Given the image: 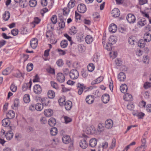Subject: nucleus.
I'll return each mask as SVG.
<instances>
[{
  "instance_id": "4c0bfd02",
  "label": "nucleus",
  "mask_w": 151,
  "mask_h": 151,
  "mask_svg": "<svg viewBox=\"0 0 151 151\" xmlns=\"http://www.w3.org/2000/svg\"><path fill=\"white\" fill-rule=\"evenodd\" d=\"M145 41L143 40H141L139 41L138 42V46L141 48H143L145 46Z\"/></svg>"
},
{
  "instance_id": "e2e57ef3",
  "label": "nucleus",
  "mask_w": 151,
  "mask_h": 151,
  "mask_svg": "<svg viewBox=\"0 0 151 151\" xmlns=\"http://www.w3.org/2000/svg\"><path fill=\"white\" fill-rule=\"evenodd\" d=\"M50 83L51 86L53 88L56 89H58V84L56 83L55 82L53 81H51Z\"/></svg>"
},
{
  "instance_id": "20e7f679",
  "label": "nucleus",
  "mask_w": 151,
  "mask_h": 151,
  "mask_svg": "<svg viewBox=\"0 0 151 151\" xmlns=\"http://www.w3.org/2000/svg\"><path fill=\"white\" fill-rule=\"evenodd\" d=\"M86 6L83 4H79L77 7V10L80 13H84L86 11Z\"/></svg>"
},
{
  "instance_id": "aec40b11",
  "label": "nucleus",
  "mask_w": 151,
  "mask_h": 151,
  "mask_svg": "<svg viewBox=\"0 0 151 151\" xmlns=\"http://www.w3.org/2000/svg\"><path fill=\"white\" fill-rule=\"evenodd\" d=\"M65 107L67 110H69L72 106V104L71 101H68L65 102Z\"/></svg>"
},
{
  "instance_id": "473e14b6",
  "label": "nucleus",
  "mask_w": 151,
  "mask_h": 151,
  "mask_svg": "<svg viewBox=\"0 0 151 151\" xmlns=\"http://www.w3.org/2000/svg\"><path fill=\"white\" fill-rule=\"evenodd\" d=\"M19 2L20 6L22 8L26 7L27 6L28 3L26 0H21Z\"/></svg>"
},
{
  "instance_id": "052dcab7",
  "label": "nucleus",
  "mask_w": 151,
  "mask_h": 151,
  "mask_svg": "<svg viewBox=\"0 0 151 151\" xmlns=\"http://www.w3.org/2000/svg\"><path fill=\"white\" fill-rule=\"evenodd\" d=\"M63 118H64L65 122L66 124L72 121L71 118L67 116H64Z\"/></svg>"
},
{
  "instance_id": "4be33fe9",
  "label": "nucleus",
  "mask_w": 151,
  "mask_h": 151,
  "mask_svg": "<svg viewBox=\"0 0 151 151\" xmlns=\"http://www.w3.org/2000/svg\"><path fill=\"white\" fill-rule=\"evenodd\" d=\"M70 137L68 135H65L62 138L63 142L65 144H68L70 142Z\"/></svg>"
},
{
  "instance_id": "1a4fd4ad",
  "label": "nucleus",
  "mask_w": 151,
  "mask_h": 151,
  "mask_svg": "<svg viewBox=\"0 0 151 151\" xmlns=\"http://www.w3.org/2000/svg\"><path fill=\"white\" fill-rule=\"evenodd\" d=\"M38 40L36 38H33L30 41V45L33 49H35L37 47Z\"/></svg>"
},
{
  "instance_id": "7ed1b4c3",
  "label": "nucleus",
  "mask_w": 151,
  "mask_h": 151,
  "mask_svg": "<svg viewBox=\"0 0 151 151\" xmlns=\"http://www.w3.org/2000/svg\"><path fill=\"white\" fill-rule=\"evenodd\" d=\"M77 87L78 90V93L79 95L82 94L83 90L86 88V86H84L83 84L79 83L77 84Z\"/></svg>"
},
{
  "instance_id": "c9c22d12",
  "label": "nucleus",
  "mask_w": 151,
  "mask_h": 151,
  "mask_svg": "<svg viewBox=\"0 0 151 151\" xmlns=\"http://www.w3.org/2000/svg\"><path fill=\"white\" fill-rule=\"evenodd\" d=\"M23 101L24 103H27L30 101L29 95L28 94H25L23 97Z\"/></svg>"
},
{
  "instance_id": "393cba45",
  "label": "nucleus",
  "mask_w": 151,
  "mask_h": 151,
  "mask_svg": "<svg viewBox=\"0 0 151 151\" xmlns=\"http://www.w3.org/2000/svg\"><path fill=\"white\" fill-rule=\"evenodd\" d=\"M83 36V34L81 32L77 34L76 35V37L77 41L79 42L83 41L84 39Z\"/></svg>"
},
{
  "instance_id": "f3484780",
  "label": "nucleus",
  "mask_w": 151,
  "mask_h": 151,
  "mask_svg": "<svg viewBox=\"0 0 151 151\" xmlns=\"http://www.w3.org/2000/svg\"><path fill=\"white\" fill-rule=\"evenodd\" d=\"M117 26L114 24H111L109 27V31L112 33L115 32L117 30Z\"/></svg>"
},
{
  "instance_id": "69168bd1",
  "label": "nucleus",
  "mask_w": 151,
  "mask_h": 151,
  "mask_svg": "<svg viewBox=\"0 0 151 151\" xmlns=\"http://www.w3.org/2000/svg\"><path fill=\"white\" fill-rule=\"evenodd\" d=\"M18 30L17 29H14L12 30L11 33L14 36H16L18 34Z\"/></svg>"
},
{
  "instance_id": "c756f323",
  "label": "nucleus",
  "mask_w": 151,
  "mask_h": 151,
  "mask_svg": "<svg viewBox=\"0 0 151 151\" xmlns=\"http://www.w3.org/2000/svg\"><path fill=\"white\" fill-rule=\"evenodd\" d=\"M43 104L40 103H37L35 105V110L39 111H41L43 109Z\"/></svg>"
},
{
  "instance_id": "13d9d810",
  "label": "nucleus",
  "mask_w": 151,
  "mask_h": 151,
  "mask_svg": "<svg viewBox=\"0 0 151 151\" xmlns=\"http://www.w3.org/2000/svg\"><path fill=\"white\" fill-rule=\"evenodd\" d=\"M134 116H136L138 119H142L145 116V114L142 112L139 113L137 114H134Z\"/></svg>"
},
{
  "instance_id": "9b49d317",
  "label": "nucleus",
  "mask_w": 151,
  "mask_h": 151,
  "mask_svg": "<svg viewBox=\"0 0 151 151\" xmlns=\"http://www.w3.org/2000/svg\"><path fill=\"white\" fill-rule=\"evenodd\" d=\"M94 98L93 96L89 95L86 97V101L88 104H91L94 101Z\"/></svg>"
},
{
  "instance_id": "79ce46f5",
  "label": "nucleus",
  "mask_w": 151,
  "mask_h": 151,
  "mask_svg": "<svg viewBox=\"0 0 151 151\" xmlns=\"http://www.w3.org/2000/svg\"><path fill=\"white\" fill-rule=\"evenodd\" d=\"M104 124L101 123H99L97 129V130L99 132H101L104 130Z\"/></svg>"
},
{
  "instance_id": "680f3d73",
  "label": "nucleus",
  "mask_w": 151,
  "mask_h": 151,
  "mask_svg": "<svg viewBox=\"0 0 151 151\" xmlns=\"http://www.w3.org/2000/svg\"><path fill=\"white\" fill-rule=\"evenodd\" d=\"M10 89L13 92H15L17 89V87L14 84H12L10 86Z\"/></svg>"
},
{
  "instance_id": "3c124183",
  "label": "nucleus",
  "mask_w": 151,
  "mask_h": 151,
  "mask_svg": "<svg viewBox=\"0 0 151 151\" xmlns=\"http://www.w3.org/2000/svg\"><path fill=\"white\" fill-rule=\"evenodd\" d=\"M75 5V0H71L68 5V7L69 9L73 8Z\"/></svg>"
},
{
  "instance_id": "2f4dec72",
  "label": "nucleus",
  "mask_w": 151,
  "mask_h": 151,
  "mask_svg": "<svg viewBox=\"0 0 151 151\" xmlns=\"http://www.w3.org/2000/svg\"><path fill=\"white\" fill-rule=\"evenodd\" d=\"M47 95L49 98L52 99L55 96V92L52 90H50L48 92Z\"/></svg>"
},
{
  "instance_id": "c03bdc74",
  "label": "nucleus",
  "mask_w": 151,
  "mask_h": 151,
  "mask_svg": "<svg viewBox=\"0 0 151 151\" xmlns=\"http://www.w3.org/2000/svg\"><path fill=\"white\" fill-rule=\"evenodd\" d=\"M135 37L133 36H131L129 38L128 42L131 45L134 44V42H135Z\"/></svg>"
},
{
  "instance_id": "5701e85b",
  "label": "nucleus",
  "mask_w": 151,
  "mask_h": 151,
  "mask_svg": "<svg viewBox=\"0 0 151 151\" xmlns=\"http://www.w3.org/2000/svg\"><path fill=\"white\" fill-rule=\"evenodd\" d=\"M41 101L43 106H47L49 104L50 100L48 98L44 97L41 99Z\"/></svg>"
},
{
  "instance_id": "ddd939ff",
  "label": "nucleus",
  "mask_w": 151,
  "mask_h": 151,
  "mask_svg": "<svg viewBox=\"0 0 151 151\" xmlns=\"http://www.w3.org/2000/svg\"><path fill=\"white\" fill-rule=\"evenodd\" d=\"M113 122L111 119H108L105 122V125L106 128L108 129H111L113 127Z\"/></svg>"
},
{
  "instance_id": "a19ab883",
  "label": "nucleus",
  "mask_w": 151,
  "mask_h": 151,
  "mask_svg": "<svg viewBox=\"0 0 151 151\" xmlns=\"http://www.w3.org/2000/svg\"><path fill=\"white\" fill-rule=\"evenodd\" d=\"M116 38L114 36H111L109 38V42L111 45H113V44L116 43Z\"/></svg>"
},
{
  "instance_id": "0e129e2a",
  "label": "nucleus",
  "mask_w": 151,
  "mask_h": 151,
  "mask_svg": "<svg viewBox=\"0 0 151 151\" xmlns=\"http://www.w3.org/2000/svg\"><path fill=\"white\" fill-rule=\"evenodd\" d=\"M41 21V19L37 17H35L34 18L33 22L35 25L37 24L40 23Z\"/></svg>"
},
{
  "instance_id": "338daca9",
  "label": "nucleus",
  "mask_w": 151,
  "mask_h": 151,
  "mask_svg": "<svg viewBox=\"0 0 151 151\" xmlns=\"http://www.w3.org/2000/svg\"><path fill=\"white\" fill-rule=\"evenodd\" d=\"M64 36L70 42V45H71L73 43L71 40V37L67 34H64Z\"/></svg>"
},
{
  "instance_id": "a18cd8bd",
  "label": "nucleus",
  "mask_w": 151,
  "mask_h": 151,
  "mask_svg": "<svg viewBox=\"0 0 151 151\" xmlns=\"http://www.w3.org/2000/svg\"><path fill=\"white\" fill-rule=\"evenodd\" d=\"M57 129L55 127L52 128L50 130L51 134L52 136L55 135L57 134Z\"/></svg>"
},
{
  "instance_id": "412c9836",
  "label": "nucleus",
  "mask_w": 151,
  "mask_h": 151,
  "mask_svg": "<svg viewBox=\"0 0 151 151\" xmlns=\"http://www.w3.org/2000/svg\"><path fill=\"white\" fill-rule=\"evenodd\" d=\"M53 112L52 110L50 109H45L44 111V114L45 115L49 117L52 116L53 114Z\"/></svg>"
},
{
  "instance_id": "2eb2a0df",
  "label": "nucleus",
  "mask_w": 151,
  "mask_h": 151,
  "mask_svg": "<svg viewBox=\"0 0 151 151\" xmlns=\"http://www.w3.org/2000/svg\"><path fill=\"white\" fill-rule=\"evenodd\" d=\"M79 145L83 149H86L88 146L87 142L84 139L81 140L79 143Z\"/></svg>"
},
{
  "instance_id": "0eeeda50",
  "label": "nucleus",
  "mask_w": 151,
  "mask_h": 151,
  "mask_svg": "<svg viewBox=\"0 0 151 151\" xmlns=\"http://www.w3.org/2000/svg\"><path fill=\"white\" fill-rule=\"evenodd\" d=\"M56 78L58 81L60 83H62L65 81V77L64 75L61 73L57 74Z\"/></svg>"
},
{
  "instance_id": "423d86ee",
  "label": "nucleus",
  "mask_w": 151,
  "mask_h": 151,
  "mask_svg": "<svg viewBox=\"0 0 151 151\" xmlns=\"http://www.w3.org/2000/svg\"><path fill=\"white\" fill-rule=\"evenodd\" d=\"M32 85V82L31 80H30L29 82L28 83H24L22 87V89L23 91H25L28 89H30Z\"/></svg>"
},
{
  "instance_id": "f257e3e1",
  "label": "nucleus",
  "mask_w": 151,
  "mask_h": 151,
  "mask_svg": "<svg viewBox=\"0 0 151 151\" xmlns=\"http://www.w3.org/2000/svg\"><path fill=\"white\" fill-rule=\"evenodd\" d=\"M9 129H8V132L5 135L6 139L8 140H11L13 137V132L15 129V128L14 126L8 127Z\"/></svg>"
},
{
  "instance_id": "603ef678",
  "label": "nucleus",
  "mask_w": 151,
  "mask_h": 151,
  "mask_svg": "<svg viewBox=\"0 0 151 151\" xmlns=\"http://www.w3.org/2000/svg\"><path fill=\"white\" fill-rule=\"evenodd\" d=\"M60 22L59 23V26L61 28H63L65 26V22L62 18H60Z\"/></svg>"
},
{
  "instance_id": "09e8293b",
  "label": "nucleus",
  "mask_w": 151,
  "mask_h": 151,
  "mask_svg": "<svg viewBox=\"0 0 151 151\" xmlns=\"http://www.w3.org/2000/svg\"><path fill=\"white\" fill-rule=\"evenodd\" d=\"M33 65L32 63H29L28 64L27 66V70L28 72L31 71L33 69Z\"/></svg>"
},
{
  "instance_id": "49530a36",
  "label": "nucleus",
  "mask_w": 151,
  "mask_h": 151,
  "mask_svg": "<svg viewBox=\"0 0 151 151\" xmlns=\"http://www.w3.org/2000/svg\"><path fill=\"white\" fill-rule=\"evenodd\" d=\"M13 76L17 78H20L22 76V74L19 70H17L13 73Z\"/></svg>"
},
{
  "instance_id": "e433bc0d",
  "label": "nucleus",
  "mask_w": 151,
  "mask_h": 151,
  "mask_svg": "<svg viewBox=\"0 0 151 151\" xmlns=\"http://www.w3.org/2000/svg\"><path fill=\"white\" fill-rule=\"evenodd\" d=\"M19 104V99H16L14 101V106H12V108L14 109H16Z\"/></svg>"
},
{
  "instance_id": "bb28decb",
  "label": "nucleus",
  "mask_w": 151,
  "mask_h": 151,
  "mask_svg": "<svg viewBox=\"0 0 151 151\" xmlns=\"http://www.w3.org/2000/svg\"><path fill=\"white\" fill-rule=\"evenodd\" d=\"M86 42L88 44H90L93 41V39L92 37L90 35H87L85 38Z\"/></svg>"
},
{
  "instance_id": "de8ad7c7",
  "label": "nucleus",
  "mask_w": 151,
  "mask_h": 151,
  "mask_svg": "<svg viewBox=\"0 0 151 151\" xmlns=\"http://www.w3.org/2000/svg\"><path fill=\"white\" fill-rule=\"evenodd\" d=\"M70 11V9L68 7H65L63 9V14L64 15L67 16L68 14Z\"/></svg>"
},
{
  "instance_id": "774afa93",
  "label": "nucleus",
  "mask_w": 151,
  "mask_h": 151,
  "mask_svg": "<svg viewBox=\"0 0 151 151\" xmlns=\"http://www.w3.org/2000/svg\"><path fill=\"white\" fill-rule=\"evenodd\" d=\"M116 140L114 138H113L112 141L111 145L110 147V148L112 149L115 147L116 145Z\"/></svg>"
},
{
  "instance_id": "6e6d98bb",
  "label": "nucleus",
  "mask_w": 151,
  "mask_h": 151,
  "mask_svg": "<svg viewBox=\"0 0 151 151\" xmlns=\"http://www.w3.org/2000/svg\"><path fill=\"white\" fill-rule=\"evenodd\" d=\"M51 20L53 24H55L57 22V16L55 15H52L51 18Z\"/></svg>"
},
{
  "instance_id": "dca6fc26",
  "label": "nucleus",
  "mask_w": 151,
  "mask_h": 151,
  "mask_svg": "<svg viewBox=\"0 0 151 151\" xmlns=\"http://www.w3.org/2000/svg\"><path fill=\"white\" fill-rule=\"evenodd\" d=\"M109 96L107 94H105L102 96V101L104 103H107L109 101Z\"/></svg>"
},
{
  "instance_id": "f03ea898",
  "label": "nucleus",
  "mask_w": 151,
  "mask_h": 151,
  "mask_svg": "<svg viewBox=\"0 0 151 151\" xmlns=\"http://www.w3.org/2000/svg\"><path fill=\"white\" fill-rule=\"evenodd\" d=\"M79 73L78 71L76 69H72L69 73L70 78L72 80L77 79L78 77Z\"/></svg>"
},
{
  "instance_id": "7c9ffc66",
  "label": "nucleus",
  "mask_w": 151,
  "mask_h": 151,
  "mask_svg": "<svg viewBox=\"0 0 151 151\" xmlns=\"http://www.w3.org/2000/svg\"><path fill=\"white\" fill-rule=\"evenodd\" d=\"M10 17V14L9 11H5L3 16V19L5 21H7Z\"/></svg>"
},
{
  "instance_id": "f8f14e48",
  "label": "nucleus",
  "mask_w": 151,
  "mask_h": 151,
  "mask_svg": "<svg viewBox=\"0 0 151 151\" xmlns=\"http://www.w3.org/2000/svg\"><path fill=\"white\" fill-rule=\"evenodd\" d=\"M112 16L114 17H118L120 14V12L119 10L116 8L113 9L111 12Z\"/></svg>"
},
{
  "instance_id": "5fc2aeb1",
  "label": "nucleus",
  "mask_w": 151,
  "mask_h": 151,
  "mask_svg": "<svg viewBox=\"0 0 151 151\" xmlns=\"http://www.w3.org/2000/svg\"><path fill=\"white\" fill-rule=\"evenodd\" d=\"M94 127L93 126H91L90 127H88L86 128V132L88 134H90L92 133L93 127Z\"/></svg>"
},
{
  "instance_id": "6e6552de",
  "label": "nucleus",
  "mask_w": 151,
  "mask_h": 151,
  "mask_svg": "<svg viewBox=\"0 0 151 151\" xmlns=\"http://www.w3.org/2000/svg\"><path fill=\"white\" fill-rule=\"evenodd\" d=\"M9 119L8 118L4 119L2 121V125L6 127L7 129H9L8 127L12 126H10V121Z\"/></svg>"
},
{
  "instance_id": "72a5a7b5",
  "label": "nucleus",
  "mask_w": 151,
  "mask_h": 151,
  "mask_svg": "<svg viewBox=\"0 0 151 151\" xmlns=\"http://www.w3.org/2000/svg\"><path fill=\"white\" fill-rule=\"evenodd\" d=\"M12 70L10 68L8 67L3 71L2 73L3 75H7L9 74L12 72Z\"/></svg>"
},
{
  "instance_id": "864d4df0",
  "label": "nucleus",
  "mask_w": 151,
  "mask_h": 151,
  "mask_svg": "<svg viewBox=\"0 0 151 151\" xmlns=\"http://www.w3.org/2000/svg\"><path fill=\"white\" fill-rule=\"evenodd\" d=\"M56 64L58 67H60L63 66L64 63L62 59H60L57 61Z\"/></svg>"
},
{
  "instance_id": "4d7b16f0",
  "label": "nucleus",
  "mask_w": 151,
  "mask_h": 151,
  "mask_svg": "<svg viewBox=\"0 0 151 151\" xmlns=\"http://www.w3.org/2000/svg\"><path fill=\"white\" fill-rule=\"evenodd\" d=\"M109 42H108L106 44V49L108 51L112 50L113 48Z\"/></svg>"
},
{
  "instance_id": "bf43d9fd",
  "label": "nucleus",
  "mask_w": 151,
  "mask_h": 151,
  "mask_svg": "<svg viewBox=\"0 0 151 151\" xmlns=\"http://www.w3.org/2000/svg\"><path fill=\"white\" fill-rule=\"evenodd\" d=\"M84 46L82 44H79L78 45V49L81 52H83L84 51Z\"/></svg>"
},
{
  "instance_id": "6ab92c4d",
  "label": "nucleus",
  "mask_w": 151,
  "mask_h": 151,
  "mask_svg": "<svg viewBox=\"0 0 151 151\" xmlns=\"http://www.w3.org/2000/svg\"><path fill=\"white\" fill-rule=\"evenodd\" d=\"M118 79L120 81H124L126 79V76L123 72H120L118 75Z\"/></svg>"
},
{
  "instance_id": "39448f33",
  "label": "nucleus",
  "mask_w": 151,
  "mask_h": 151,
  "mask_svg": "<svg viewBox=\"0 0 151 151\" xmlns=\"http://www.w3.org/2000/svg\"><path fill=\"white\" fill-rule=\"evenodd\" d=\"M127 19L129 23H133L135 22L136 18L134 15L131 14H129L127 16Z\"/></svg>"
},
{
  "instance_id": "cd10ccee",
  "label": "nucleus",
  "mask_w": 151,
  "mask_h": 151,
  "mask_svg": "<svg viewBox=\"0 0 151 151\" xmlns=\"http://www.w3.org/2000/svg\"><path fill=\"white\" fill-rule=\"evenodd\" d=\"M48 124L51 127L54 126L56 124V121L55 119L51 117L48 121Z\"/></svg>"
},
{
  "instance_id": "8fccbe9b",
  "label": "nucleus",
  "mask_w": 151,
  "mask_h": 151,
  "mask_svg": "<svg viewBox=\"0 0 151 151\" xmlns=\"http://www.w3.org/2000/svg\"><path fill=\"white\" fill-rule=\"evenodd\" d=\"M37 2L36 0H30L29 1V4L30 6L34 7L37 5Z\"/></svg>"
},
{
  "instance_id": "f704fd0d",
  "label": "nucleus",
  "mask_w": 151,
  "mask_h": 151,
  "mask_svg": "<svg viewBox=\"0 0 151 151\" xmlns=\"http://www.w3.org/2000/svg\"><path fill=\"white\" fill-rule=\"evenodd\" d=\"M76 28L75 26L71 27L69 31V33L71 35H74L77 32Z\"/></svg>"
},
{
  "instance_id": "a211bd4d",
  "label": "nucleus",
  "mask_w": 151,
  "mask_h": 151,
  "mask_svg": "<svg viewBox=\"0 0 151 151\" xmlns=\"http://www.w3.org/2000/svg\"><path fill=\"white\" fill-rule=\"evenodd\" d=\"M15 116L14 112L12 110H9L6 114L7 118L9 119L13 118Z\"/></svg>"
},
{
  "instance_id": "4468645a",
  "label": "nucleus",
  "mask_w": 151,
  "mask_h": 151,
  "mask_svg": "<svg viewBox=\"0 0 151 151\" xmlns=\"http://www.w3.org/2000/svg\"><path fill=\"white\" fill-rule=\"evenodd\" d=\"M146 24V21L145 18H139L138 19L137 25L139 27L144 26Z\"/></svg>"
},
{
  "instance_id": "37998d69",
  "label": "nucleus",
  "mask_w": 151,
  "mask_h": 151,
  "mask_svg": "<svg viewBox=\"0 0 151 151\" xmlns=\"http://www.w3.org/2000/svg\"><path fill=\"white\" fill-rule=\"evenodd\" d=\"M87 68L89 71L92 72L94 70L95 66L92 63H90L88 65Z\"/></svg>"
},
{
  "instance_id": "58836bf2",
  "label": "nucleus",
  "mask_w": 151,
  "mask_h": 151,
  "mask_svg": "<svg viewBox=\"0 0 151 151\" xmlns=\"http://www.w3.org/2000/svg\"><path fill=\"white\" fill-rule=\"evenodd\" d=\"M68 44V41L66 40H62L60 43L61 47L63 48L66 47L67 46Z\"/></svg>"
},
{
  "instance_id": "a878e982",
  "label": "nucleus",
  "mask_w": 151,
  "mask_h": 151,
  "mask_svg": "<svg viewBox=\"0 0 151 151\" xmlns=\"http://www.w3.org/2000/svg\"><path fill=\"white\" fill-rule=\"evenodd\" d=\"M144 41L147 42H148L151 40V35L148 33H146L144 36Z\"/></svg>"
},
{
  "instance_id": "9d476101",
  "label": "nucleus",
  "mask_w": 151,
  "mask_h": 151,
  "mask_svg": "<svg viewBox=\"0 0 151 151\" xmlns=\"http://www.w3.org/2000/svg\"><path fill=\"white\" fill-rule=\"evenodd\" d=\"M33 91L36 94H39L41 93L42 88L40 85L36 84L34 86Z\"/></svg>"
},
{
  "instance_id": "b1692460",
  "label": "nucleus",
  "mask_w": 151,
  "mask_h": 151,
  "mask_svg": "<svg viewBox=\"0 0 151 151\" xmlns=\"http://www.w3.org/2000/svg\"><path fill=\"white\" fill-rule=\"evenodd\" d=\"M97 143V140L95 138L91 139L89 141V145L92 147H95Z\"/></svg>"
},
{
  "instance_id": "ea45409f",
  "label": "nucleus",
  "mask_w": 151,
  "mask_h": 151,
  "mask_svg": "<svg viewBox=\"0 0 151 151\" xmlns=\"http://www.w3.org/2000/svg\"><path fill=\"white\" fill-rule=\"evenodd\" d=\"M59 105L61 106L65 105V99L64 96L59 99L58 100Z\"/></svg>"
},
{
  "instance_id": "c85d7f7f",
  "label": "nucleus",
  "mask_w": 151,
  "mask_h": 151,
  "mask_svg": "<svg viewBox=\"0 0 151 151\" xmlns=\"http://www.w3.org/2000/svg\"><path fill=\"white\" fill-rule=\"evenodd\" d=\"M121 92L124 93H126L127 90V87L125 84L122 85L120 88Z\"/></svg>"
}]
</instances>
